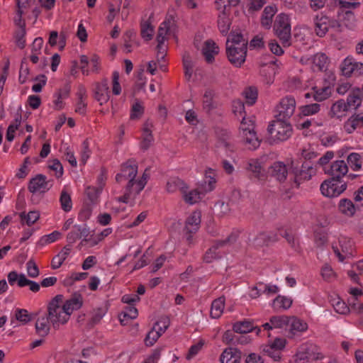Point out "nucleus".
<instances>
[{"label": "nucleus", "mask_w": 363, "mask_h": 363, "mask_svg": "<svg viewBox=\"0 0 363 363\" xmlns=\"http://www.w3.org/2000/svg\"><path fill=\"white\" fill-rule=\"evenodd\" d=\"M347 165L343 160H337L333 162L328 169H325V172L330 175L331 178L321 184V193L328 197H335L345 191L346 182L340 185L339 184L341 183V178L347 174Z\"/></svg>", "instance_id": "nucleus-1"}, {"label": "nucleus", "mask_w": 363, "mask_h": 363, "mask_svg": "<svg viewBox=\"0 0 363 363\" xmlns=\"http://www.w3.org/2000/svg\"><path fill=\"white\" fill-rule=\"evenodd\" d=\"M63 298V295H56L48 306L46 315L55 329H58L60 325H64L69 320V315H67L62 305Z\"/></svg>", "instance_id": "nucleus-2"}, {"label": "nucleus", "mask_w": 363, "mask_h": 363, "mask_svg": "<svg viewBox=\"0 0 363 363\" xmlns=\"http://www.w3.org/2000/svg\"><path fill=\"white\" fill-rule=\"evenodd\" d=\"M270 144L283 142L288 140L292 135L291 125L286 120L277 118L269 123L267 128Z\"/></svg>", "instance_id": "nucleus-3"}, {"label": "nucleus", "mask_w": 363, "mask_h": 363, "mask_svg": "<svg viewBox=\"0 0 363 363\" xmlns=\"http://www.w3.org/2000/svg\"><path fill=\"white\" fill-rule=\"evenodd\" d=\"M275 34L281 40L284 47L291 45V24L289 16L284 13H279L277 16L274 26Z\"/></svg>", "instance_id": "nucleus-4"}, {"label": "nucleus", "mask_w": 363, "mask_h": 363, "mask_svg": "<svg viewBox=\"0 0 363 363\" xmlns=\"http://www.w3.org/2000/svg\"><path fill=\"white\" fill-rule=\"evenodd\" d=\"M225 51L229 62L235 67H241L246 60L247 52V43L240 46L227 45Z\"/></svg>", "instance_id": "nucleus-5"}, {"label": "nucleus", "mask_w": 363, "mask_h": 363, "mask_svg": "<svg viewBox=\"0 0 363 363\" xmlns=\"http://www.w3.org/2000/svg\"><path fill=\"white\" fill-rule=\"evenodd\" d=\"M201 224V213L194 211L185 222L184 234L189 245L193 243V235L199 229Z\"/></svg>", "instance_id": "nucleus-6"}, {"label": "nucleus", "mask_w": 363, "mask_h": 363, "mask_svg": "<svg viewBox=\"0 0 363 363\" xmlns=\"http://www.w3.org/2000/svg\"><path fill=\"white\" fill-rule=\"evenodd\" d=\"M298 360H317L323 358L320 352V348L315 344L311 342H306L302 344L296 354Z\"/></svg>", "instance_id": "nucleus-7"}, {"label": "nucleus", "mask_w": 363, "mask_h": 363, "mask_svg": "<svg viewBox=\"0 0 363 363\" xmlns=\"http://www.w3.org/2000/svg\"><path fill=\"white\" fill-rule=\"evenodd\" d=\"M292 172L294 174V182L296 186L298 187L302 182L309 180L311 178L314 170L311 162L305 161L300 169L292 165Z\"/></svg>", "instance_id": "nucleus-8"}, {"label": "nucleus", "mask_w": 363, "mask_h": 363, "mask_svg": "<svg viewBox=\"0 0 363 363\" xmlns=\"http://www.w3.org/2000/svg\"><path fill=\"white\" fill-rule=\"evenodd\" d=\"M296 101L292 96L283 98L277 107L276 118L287 121L294 113Z\"/></svg>", "instance_id": "nucleus-9"}, {"label": "nucleus", "mask_w": 363, "mask_h": 363, "mask_svg": "<svg viewBox=\"0 0 363 363\" xmlns=\"http://www.w3.org/2000/svg\"><path fill=\"white\" fill-rule=\"evenodd\" d=\"M138 174V164L135 160H128L121 165V172L116 176L118 183L128 180L130 178L135 179Z\"/></svg>", "instance_id": "nucleus-10"}, {"label": "nucleus", "mask_w": 363, "mask_h": 363, "mask_svg": "<svg viewBox=\"0 0 363 363\" xmlns=\"http://www.w3.org/2000/svg\"><path fill=\"white\" fill-rule=\"evenodd\" d=\"M279 240L278 235L274 232H259L253 239H248L250 245L255 247L268 246Z\"/></svg>", "instance_id": "nucleus-11"}, {"label": "nucleus", "mask_w": 363, "mask_h": 363, "mask_svg": "<svg viewBox=\"0 0 363 363\" xmlns=\"http://www.w3.org/2000/svg\"><path fill=\"white\" fill-rule=\"evenodd\" d=\"M245 169L249 174V177L253 181H264L265 174L261 162L257 159H250L246 162Z\"/></svg>", "instance_id": "nucleus-12"}, {"label": "nucleus", "mask_w": 363, "mask_h": 363, "mask_svg": "<svg viewBox=\"0 0 363 363\" xmlns=\"http://www.w3.org/2000/svg\"><path fill=\"white\" fill-rule=\"evenodd\" d=\"M46 179L47 177L41 174H37L35 177L32 178L28 186L29 191L33 194L48 191L51 188L52 184L49 186L50 181H47Z\"/></svg>", "instance_id": "nucleus-13"}, {"label": "nucleus", "mask_w": 363, "mask_h": 363, "mask_svg": "<svg viewBox=\"0 0 363 363\" xmlns=\"http://www.w3.org/2000/svg\"><path fill=\"white\" fill-rule=\"evenodd\" d=\"M352 241L345 237H341L339 239V245L340 249L337 245H333V252L338 257L340 262H343L346 257L352 255Z\"/></svg>", "instance_id": "nucleus-14"}, {"label": "nucleus", "mask_w": 363, "mask_h": 363, "mask_svg": "<svg viewBox=\"0 0 363 363\" xmlns=\"http://www.w3.org/2000/svg\"><path fill=\"white\" fill-rule=\"evenodd\" d=\"M94 97L100 105L106 104L110 98L108 79H104L100 83H96L94 91Z\"/></svg>", "instance_id": "nucleus-15"}, {"label": "nucleus", "mask_w": 363, "mask_h": 363, "mask_svg": "<svg viewBox=\"0 0 363 363\" xmlns=\"http://www.w3.org/2000/svg\"><path fill=\"white\" fill-rule=\"evenodd\" d=\"M288 337L292 338L308 330V323L304 320L296 317L291 316L289 323Z\"/></svg>", "instance_id": "nucleus-16"}, {"label": "nucleus", "mask_w": 363, "mask_h": 363, "mask_svg": "<svg viewBox=\"0 0 363 363\" xmlns=\"http://www.w3.org/2000/svg\"><path fill=\"white\" fill-rule=\"evenodd\" d=\"M315 31L318 36L323 37L330 28V18L323 13L314 18Z\"/></svg>", "instance_id": "nucleus-17"}, {"label": "nucleus", "mask_w": 363, "mask_h": 363, "mask_svg": "<svg viewBox=\"0 0 363 363\" xmlns=\"http://www.w3.org/2000/svg\"><path fill=\"white\" fill-rule=\"evenodd\" d=\"M66 313L70 317L74 311L79 309L83 305V298L80 294L74 293L72 297L62 304Z\"/></svg>", "instance_id": "nucleus-18"}, {"label": "nucleus", "mask_w": 363, "mask_h": 363, "mask_svg": "<svg viewBox=\"0 0 363 363\" xmlns=\"http://www.w3.org/2000/svg\"><path fill=\"white\" fill-rule=\"evenodd\" d=\"M242 352L234 347L225 349L220 357L221 363H240Z\"/></svg>", "instance_id": "nucleus-19"}, {"label": "nucleus", "mask_w": 363, "mask_h": 363, "mask_svg": "<svg viewBox=\"0 0 363 363\" xmlns=\"http://www.w3.org/2000/svg\"><path fill=\"white\" fill-rule=\"evenodd\" d=\"M342 74L345 76L350 77L352 74L355 75L363 74V63L351 62V60L346 58L344 60V65L342 68Z\"/></svg>", "instance_id": "nucleus-20"}, {"label": "nucleus", "mask_w": 363, "mask_h": 363, "mask_svg": "<svg viewBox=\"0 0 363 363\" xmlns=\"http://www.w3.org/2000/svg\"><path fill=\"white\" fill-rule=\"evenodd\" d=\"M363 100V84L362 88H354L349 94L346 104L349 109H357L360 106L361 102Z\"/></svg>", "instance_id": "nucleus-21"}, {"label": "nucleus", "mask_w": 363, "mask_h": 363, "mask_svg": "<svg viewBox=\"0 0 363 363\" xmlns=\"http://www.w3.org/2000/svg\"><path fill=\"white\" fill-rule=\"evenodd\" d=\"M363 128V115L353 114L344 123V130L347 133H352L356 129Z\"/></svg>", "instance_id": "nucleus-22"}, {"label": "nucleus", "mask_w": 363, "mask_h": 363, "mask_svg": "<svg viewBox=\"0 0 363 363\" xmlns=\"http://www.w3.org/2000/svg\"><path fill=\"white\" fill-rule=\"evenodd\" d=\"M269 174L279 182H283L288 174L286 166L281 162H276L270 167Z\"/></svg>", "instance_id": "nucleus-23"}, {"label": "nucleus", "mask_w": 363, "mask_h": 363, "mask_svg": "<svg viewBox=\"0 0 363 363\" xmlns=\"http://www.w3.org/2000/svg\"><path fill=\"white\" fill-rule=\"evenodd\" d=\"M243 143L249 150H255L260 145V140L254 129L249 130L243 129Z\"/></svg>", "instance_id": "nucleus-24"}, {"label": "nucleus", "mask_w": 363, "mask_h": 363, "mask_svg": "<svg viewBox=\"0 0 363 363\" xmlns=\"http://www.w3.org/2000/svg\"><path fill=\"white\" fill-rule=\"evenodd\" d=\"M277 12V8L275 5L266 6L262 13L261 26L265 29H269L272 27L273 17Z\"/></svg>", "instance_id": "nucleus-25"}, {"label": "nucleus", "mask_w": 363, "mask_h": 363, "mask_svg": "<svg viewBox=\"0 0 363 363\" xmlns=\"http://www.w3.org/2000/svg\"><path fill=\"white\" fill-rule=\"evenodd\" d=\"M218 52L219 48L213 40H208L205 42L202 53L208 63H211L214 61V55H217Z\"/></svg>", "instance_id": "nucleus-26"}, {"label": "nucleus", "mask_w": 363, "mask_h": 363, "mask_svg": "<svg viewBox=\"0 0 363 363\" xmlns=\"http://www.w3.org/2000/svg\"><path fill=\"white\" fill-rule=\"evenodd\" d=\"M240 233L241 231L240 230L234 229L225 239L215 240L212 247L217 250L218 248L225 245H230L237 241Z\"/></svg>", "instance_id": "nucleus-27"}, {"label": "nucleus", "mask_w": 363, "mask_h": 363, "mask_svg": "<svg viewBox=\"0 0 363 363\" xmlns=\"http://www.w3.org/2000/svg\"><path fill=\"white\" fill-rule=\"evenodd\" d=\"M49 323H50V320L46 315L38 318L35 326L38 335L44 337L49 334L50 330Z\"/></svg>", "instance_id": "nucleus-28"}, {"label": "nucleus", "mask_w": 363, "mask_h": 363, "mask_svg": "<svg viewBox=\"0 0 363 363\" xmlns=\"http://www.w3.org/2000/svg\"><path fill=\"white\" fill-rule=\"evenodd\" d=\"M184 192L182 193L183 199L186 203L189 204H194L201 199V196H204L205 194L202 189H194L187 192V189H185Z\"/></svg>", "instance_id": "nucleus-29"}, {"label": "nucleus", "mask_w": 363, "mask_h": 363, "mask_svg": "<svg viewBox=\"0 0 363 363\" xmlns=\"http://www.w3.org/2000/svg\"><path fill=\"white\" fill-rule=\"evenodd\" d=\"M230 25L231 21L230 18L226 14V12L222 11L218 17V27L223 35L225 36L228 35Z\"/></svg>", "instance_id": "nucleus-30"}, {"label": "nucleus", "mask_w": 363, "mask_h": 363, "mask_svg": "<svg viewBox=\"0 0 363 363\" xmlns=\"http://www.w3.org/2000/svg\"><path fill=\"white\" fill-rule=\"evenodd\" d=\"M245 43H247V45H248L247 40L244 38L240 30H233L229 33L226 41V45H235V46H240Z\"/></svg>", "instance_id": "nucleus-31"}, {"label": "nucleus", "mask_w": 363, "mask_h": 363, "mask_svg": "<svg viewBox=\"0 0 363 363\" xmlns=\"http://www.w3.org/2000/svg\"><path fill=\"white\" fill-rule=\"evenodd\" d=\"M225 306V298L220 296L215 299L211 303V316L213 318H218L223 312Z\"/></svg>", "instance_id": "nucleus-32"}, {"label": "nucleus", "mask_w": 363, "mask_h": 363, "mask_svg": "<svg viewBox=\"0 0 363 363\" xmlns=\"http://www.w3.org/2000/svg\"><path fill=\"white\" fill-rule=\"evenodd\" d=\"M138 315V309L133 306H129L125 307V311L121 313L119 320L123 325H125L129 320L136 318Z\"/></svg>", "instance_id": "nucleus-33"}, {"label": "nucleus", "mask_w": 363, "mask_h": 363, "mask_svg": "<svg viewBox=\"0 0 363 363\" xmlns=\"http://www.w3.org/2000/svg\"><path fill=\"white\" fill-rule=\"evenodd\" d=\"M185 189H188L186 184L179 178H172L167 182V190L168 192L173 193L179 190L182 194Z\"/></svg>", "instance_id": "nucleus-34"}, {"label": "nucleus", "mask_w": 363, "mask_h": 363, "mask_svg": "<svg viewBox=\"0 0 363 363\" xmlns=\"http://www.w3.org/2000/svg\"><path fill=\"white\" fill-rule=\"evenodd\" d=\"M338 208L342 213L350 216H352L356 211L353 202L348 199H341L339 202Z\"/></svg>", "instance_id": "nucleus-35"}, {"label": "nucleus", "mask_w": 363, "mask_h": 363, "mask_svg": "<svg viewBox=\"0 0 363 363\" xmlns=\"http://www.w3.org/2000/svg\"><path fill=\"white\" fill-rule=\"evenodd\" d=\"M233 329L237 333L246 334L254 330V325L252 321L245 320L234 323Z\"/></svg>", "instance_id": "nucleus-36"}, {"label": "nucleus", "mask_w": 363, "mask_h": 363, "mask_svg": "<svg viewBox=\"0 0 363 363\" xmlns=\"http://www.w3.org/2000/svg\"><path fill=\"white\" fill-rule=\"evenodd\" d=\"M21 222L22 224H26L28 226L34 224L40 218V213L38 211H30L28 213L22 212L20 213Z\"/></svg>", "instance_id": "nucleus-37"}, {"label": "nucleus", "mask_w": 363, "mask_h": 363, "mask_svg": "<svg viewBox=\"0 0 363 363\" xmlns=\"http://www.w3.org/2000/svg\"><path fill=\"white\" fill-rule=\"evenodd\" d=\"M242 94L245 96L246 104L252 106L257 101L258 90L255 86H249L244 90Z\"/></svg>", "instance_id": "nucleus-38"}, {"label": "nucleus", "mask_w": 363, "mask_h": 363, "mask_svg": "<svg viewBox=\"0 0 363 363\" xmlns=\"http://www.w3.org/2000/svg\"><path fill=\"white\" fill-rule=\"evenodd\" d=\"M291 316L274 315L269 319V322L275 328H288Z\"/></svg>", "instance_id": "nucleus-39"}, {"label": "nucleus", "mask_w": 363, "mask_h": 363, "mask_svg": "<svg viewBox=\"0 0 363 363\" xmlns=\"http://www.w3.org/2000/svg\"><path fill=\"white\" fill-rule=\"evenodd\" d=\"M19 287L29 286V289L34 293H37L40 289V284L26 278L24 274H21V279L18 283Z\"/></svg>", "instance_id": "nucleus-40"}, {"label": "nucleus", "mask_w": 363, "mask_h": 363, "mask_svg": "<svg viewBox=\"0 0 363 363\" xmlns=\"http://www.w3.org/2000/svg\"><path fill=\"white\" fill-rule=\"evenodd\" d=\"M279 235L284 238L287 242L294 250H297L298 247V240L295 238L291 230L280 228L279 229Z\"/></svg>", "instance_id": "nucleus-41"}, {"label": "nucleus", "mask_w": 363, "mask_h": 363, "mask_svg": "<svg viewBox=\"0 0 363 363\" xmlns=\"http://www.w3.org/2000/svg\"><path fill=\"white\" fill-rule=\"evenodd\" d=\"M62 236V234L60 232L57 230H55L50 234L43 235L40 238V239L37 242V245L38 246H45L48 244L54 242L55 241L60 239Z\"/></svg>", "instance_id": "nucleus-42"}, {"label": "nucleus", "mask_w": 363, "mask_h": 363, "mask_svg": "<svg viewBox=\"0 0 363 363\" xmlns=\"http://www.w3.org/2000/svg\"><path fill=\"white\" fill-rule=\"evenodd\" d=\"M320 106L318 104H311L299 107V114L303 116H308L319 112Z\"/></svg>", "instance_id": "nucleus-43"}, {"label": "nucleus", "mask_w": 363, "mask_h": 363, "mask_svg": "<svg viewBox=\"0 0 363 363\" xmlns=\"http://www.w3.org/2000/svg\"><path fill=\"white\" fill-rule=\"evenodd\" d=\"M60 202L62 209L65 212H69L72 208V201L69 194L65 190H62L60 197Z\"/></svg>", "instance_id": "nucleus-44"}, {"label": "nucleus", "mask_w": 363, "mask_h": 363, "mask_svg": "<svg viewBox=\"0 0 363 363\" xmlns=\"http://www.w3.org/2000/svg\"><path fill=\"white\" fill-rule=\"evenodd\" d=\"M141 30L140 35L142 38L146 40L149 41L152 38L154 28L150 23L147 21H145L140 25Z\"/></svg>", "instance_id": "nucleus-45"}, {"label": "nucleus", "mask_w": 363, "mask_h": 363, "mask_svg": "<svg viewBox=\"0 0 363 363\" xmlns=\"http://www.w3.org/2000/svg\"><path fill=\"white\" fill-rule=\"evenodd\" d=\"M183 66L184 69V77L187 81H190L193 74L194 65L191 57L189 55H184Z\"/></svg>", "instance_id": "nucleus-46"}, {"label": "nucleus", "mask_w": 363, "mask_h": 363, "mask_svg": "<svg viewBox=\"0 0 363 363\" xmlns=\"http://www.w3.org/2000/svg\"><path fill=\"white\" fill-rule=\"evenodd\" d=\"M292 302L291 298L279 295L274 300V307L286 310L291 306Z\"/></svg>", "instance_id": "nucleus-47"}, {"label": "nucleus", "mask_w": 363, "mask_h": 363, "mask_svg": "<svg viewBox=\"0 0 363 363\" xmlns=\"http://www.w3.org/2000/svg\"><path fill=\"white\" fill-rule=\"evenodd\" d=\"M286 344V340L285 338L277 337L264 350V352L270 353L274 350H281L285 347Z\"/></svg>", "instance_id": "nucleus-48"}, {"label": "nucleus", "mask_w": 363, "mask_h": 363, "mask_svg": "<svg viewBox=\"0 0 363 363\" xmlns=\"http://www.w3.org/2000/svg\"><path fill=\"white\" fill-rule=\"evenodd\" d=\"M347 162L353 170H359L362 167L361 155L356 152L350 154L347 157Z\"/></svg>", "instance_id": "nucleus-49"}, {"label": "nucleus", "mask_w": 363, "mask_h": 363, "mask_svg": "<svg viewBox=\"0 0 363 363\" xmlns=\"http://www.w3.org/2000/svg\"><path fill=\"white\" fill-rule=\"evenodd\" d=\"M331 94V88L330 86H325L315 90L313 98L317 101H322L328 99Z\"/></svg>", "instance_id": "nucleus-50"}, {"label": "nucleus", "mask_w": 363, "mask_h": 363, "mask_svg": "<svg viewBox=\"0 0 363 363\" xmlns=\"http://www.w3.org/2000/svg\"><path fill=\"white\" fill-rule=\"evenodd\" d=\"M101 191H102L101 186H98V187L88 186L86 189L85 193H86L88 199L90 200L91 203H95L97 201L98 198H99V194H101Z\"/></svg>", "instance_id": "nucleus-51"}, {"label": "nucleus", "mask_w": 363, "mask_h": 363, "mask_svg": "<svg viewBox=\"0 0 363 363\" xmlns=\"http://www.w3.org/2000/svg\"><path fill=\"white\" fill-rule=\"evenodd\" d=\"M328 58L324 53H320L315 55L313 63L318 67L320 71H323L327 69Z\"/></svg>", "instance_id": "nucleus-52"}, {"label": "nucleus", "mask_w": 363, "mask_h": 363, "mask_svg": "<svg viewBox=\"0 0 363 363\" xmlns=\"http://www.w3.org/2000/svg\"><path fill=\"white\" fill-rule=\"evenodd\" d=\"M107 311L106 307H101L94 309L92 312V316L90 320V324L93 326L100 322Z\"/></svg>", "instance_id": "nucleus-53"}, {"label": "nucleus", "mask_w": 363, "mask_h": 363, "mask_svg": "<svg viewBox=\"0 0 363 363\" xmlns=\"http://www.w3.org/2000/svg\"><path fill=\"white\" fill-rule=\"evenodd\" d=\"M76 228H77L78 229L81 238L82 237L84 238L78 245V247L80 249L81 246L85 245L86 242L89 241V239H88L87 237L89 236L90 231L86 224H84L82 225H76Z\"/></svg>", "instance_id": "nucleus-54"}, {"label": "nucleus", "mask_w": 363, "mask_h": 363, "mask_svg": "<svg viewBox=\"0 0 363 363\" xmlns=\"http://www.w3.org/2000/svg\"><path fill=\"white\" fill-rule=\"evenodd\" d=\"M153 140V135L151 130L145 128L143 133V140L140 145L141 149L147 150L150 147Z\"/></svg>", "instance_id": "nucleus-55"}, {"label": "nucleus", "mask_w": 363, "mask_h": 363, "mask_svg": "<svg viewBox=\"0 0 363 363\" xmlns=\"http://www.w3.org/2000/svg\"><path fill=\"white\" fill-rule=\"evenodd\" d=\"M349 110L346 101L343 99H340L333 104L330 111L333 116H337L341 111H347Z\"/></svg>", "instance_id": "nucleus-56"}, {"label": "nucleus", "mask_w": 363, "mask_h": 363, "mask_svg": "<svg viewBox=\"0 0 363 363\" xmlns=\"http://www.w3.org/2000/svg\"><path fill=\"white\" fill-rule=\"evenodd\" d=\"M49 169L55 172V177L59 179L62 177L64 170L62 164L58 159H54L48 166Z\"/></svg>", "instance_id": "nucleus-57"}, {"label": "nucleus", "mask_w": 363, "mask_h": 363, "mask_svg": "<svg viewBox=\"0 0 363 363\" xmlns=\"http://www.w3.org/2000/svg\"><path fill=\"white\" fill-rule=\"evenodd\" d=\"M213 91L212 90H206L205 91L203 104V108L208 111H210L215 108V106L213 104Z\"/></svg>", "instance_id": "nucleus-58"}, {"label": "nucleus", "mask_w": 363, "mask_h": 363, "mask_svg": "<svg viewBox=\"0 0 363 363\" xmlns=\"http://www.w3.org/2000/svg\"><path fill=\"white\" fill-rule=\"evenodd\" d=\"M222 137L219 138V147H224L226 150L230 151H233V144L228 141L230 134L226 130H222Z\"/></svg>", "instance_id": "nucleus-59"}, {"label": "nucleus", "mask_w": 363, "mask_h": 363, "mask_svg": "<svg viewBox=\"0 0 363 363\" xmlns=\"http://www.w3.org/2000/svg\"><path fill=\"white\" fill-rule=\"evenodd\" d=\"M26 269L28 277L35 278L39 276L40 271L33 259H30L26 263Z\"/></svg>", "instance_id": "nucleus-60"}, {"label": "nucleus", "mask_w": 363, "mask_h": 363, "mask_svg": "<svg viewBox=\"0 0 363 363\" xmlns=\"http://www.w3.org/2000/svg\"><path fill=\"white\" fill-rule=\"evenodd\" d=\"M15 316L17 320L23 324L28 323L32 319L30 314H29L28 311L26 309H16Z\"/></svg>", "instance_id": "nucleus-61"}, {"label": "nucleus", "mask_w": 363, "mask_h": 363, "mask_svg": "<svg viewBox=\"0 0 363 363\" xmlns=\"http://www.w3.org/2000/svg\"><path fill=\"white\" fill-rule=\"evenodd\" d=\"M144 113V107L142 106V104L136 100V101L133 104L131 108V113H130V118L131 119H136L141 117V116Z\"/></svg>", "instance_id": "nucleus-62"}, {"label": "nucleus", "mask_w": 363, "mask_h": 363, "mask_svg": "<svg viewBox=\"0 0 363 363\" xmlns=\"http://www.w3.org/2000/svg\"><path fill=\"white\" fill-rule=\"evenodd\" d=\"M169 323L170 320L167 316H161L158 321L156 322V326L157 327V331L162 335L168 328Z\"/></svg>", "instance_id": "nucleus-63"}, {"label": "nucleus", "mask_w": 363, "mask_h": 363, "mask_svg": "<svg viewBox=\"0 0 363 363\" xmlns=\"http://www.w3.org/2000/svg\"><path fill=\"white\" fill-rule=\"evenodd\" d=\"M314 241L317 247H320L323 246L328 241L326 233L322 230L315 231Z\"/></svg>", "instance_id": "nucleus-64"}]
</instances>
